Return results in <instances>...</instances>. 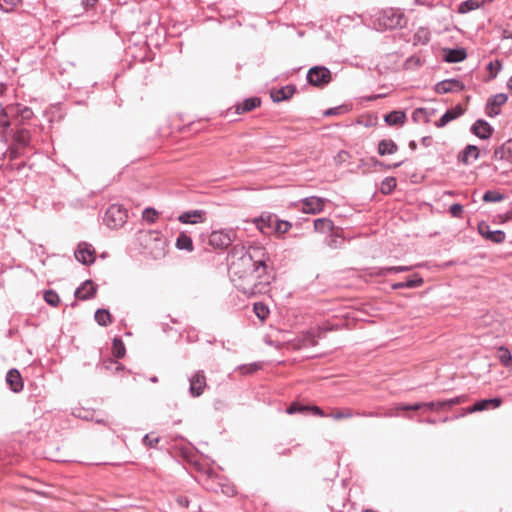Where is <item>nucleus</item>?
I'll use <instances>...</instances> for the list:
<instances>
[{
    "label": "nucleus",
    "mask_w": 512,
    "mask_h": 512,
    "mask_svg": "<svg viewBox=\"0 0 512 512\" xmlns=\"http://www.w3.org/2000/svg\"><path fill=\"white\" fill-rule=\"evenodd\" d=\"M14 142L20 147H27L30 144V132L26 129H19L14 134Z\"/></svg>",
    "instance_id": "nucleus-30"
},
{
    "label": "nucleus",
    "mask_w": 512,
    "mask_h": 512,
    "mask_svg": "<svg viewBox=\"0 0 512 512\" xmlns=\"http://www.w3.org/2000/svg\"><path fill=\"white\" fill-rule=\"evenodd\" d=\"M304 340L307 345L315 346L317 344V340L315 339V336L310 332L307 333Z\"/></svg>",
    "instance_id": "nucleus-51"
},
{
    "label": "nucleus",
    "mask_w": 512,
    "mask_h": 512,
    "mask_svg": "<svg viewBox=\"0 0 512 512\" xmlns=\"http://www.w3.org/2000/svg\"><path fill=\"white\" fill-rule=\"evenodd\" d=\"M464 89V84L456 79H448L441 81L436 84V92L439 94H446L450 92L462 91Z\"/></svg>",
    "instance_id": "nucleus-14"
},
{
    "label": "nucleus",
    "mask_w": 512,
    "mask_h": 512,
    "mask_svg": "<svg viewBox=\"0 0 512 512\" xmlns=\"http://www.w3.org/2000/svg\"><path fill=\"white\" fill-rule=\"evenodd\" d=\"M260 368V365L258 363H253L250 365H244L240 367V370L243 374H251L258 370Z\"/></svg>",
    "instance_id": "nucleus-46"
},
{
    "label": "nucleus",
    "mask_w": 512,
    "mask_h": 512,
    "mask_svg": "<svg viewBox=\"0 0 512 512\" xmlns=\"http://www.w3.org/2000/svg\"><path fill=\"white\" fill-rule=\"evenodd\" d=\"M327 200L317 196L306 197L301 201V210L306 214H318L324 210Z\"/></svg>",
    "instance_id": "nucleus-10"
},
{
    "label": "nucleus",
    "mask_w": 512,
    "mask_h": 512,
    "mask_svg": "<svg viewBox=\"0 0 512 512\" xmlns=\"http://www.w3.org/2000/svg\"><path fill=\"white\" fill-rule=\"evenodd\" d=\"M471 131L481 139H488L493 132V128L487 121L479 119L472 125Z\"/></svg>",
    "instance_id": "nucleus-17"
},
{
    "label": "nucleus",
    "mask_w": 512,
    "mask_h": 512,
    "mask_svg": "<svg viewBox=\"0 0 512 512\" xmlns=\"http://www.w3.org/2000/svg\"><path fill=\"white\" fill-rule=\"evenodd\" d=\"M44 300L53 307H57L60 303V298L58 294L53 290L45 291Z\"/></svg>",
    "instance_id": "nucleus-37"
},
{
    "label": "nucleus",
    "mask_w": 512,
    "mask_h": 512,
    "mask_svg": "<svg viewBox=\"0 0 512 512\" xmlns=\"http://www.w3.org/2000/svg\"><path fill=\"white\" fill-rule=\"evenodd\" d=\"M308 410V406L298 405L297 403H292L286 410L287 414H295L299 412H303Z\"/></svg>",
    "instance_id": "nucleus-45"
},
{
    "label": "nucleus",
    "mask_w": 512,
    "mask_h": 512,
    "mask_svg": "<svg viewBox=\"0 0 512 512\" xmlns=\"http://www.w3.org/2000/svg\"><path fill=\"white\" fill-rule=\"evenodd\" d=\"M378 153L381 156L392 155L397 152L398 146L391 139H383L378 143Z\"/></svg>",
    "instance_id": "nucleus-21"
},
{
    "label": "nucleus",
    "mask_w": 512,
    "mask_h": 512,
    "mask_svg": "<svg viewBox=\"0 0 512 512\" xmlns=\"http://www.w3.org/2000/svg\"><path fill=\"white\" fill-rule=\"evenodd\" d=\"M497 358L502 365L510 367L512 364V355L508 348L501 346L497 349Z\"/></svg>",
    "instance_id": "nucleus-31"
},
{
    "label": "nucleus",
    "mask_w": 512,
    "mask_h": 512,
    "mask_svg": "<svg viewBox=\"0 0 512 512\" xmlns=\"http://www.w3.org/2000/svg\"><path fill=\"white\" fill-rule=\"evenodd\" d=\"M6 383L9 385L10 389L14 393H19L20 391L23 390L24 384H23V380H22L21 374L15 368L10 369L7 372Z\"/></svg>",
    "instance_id": "nucleus-16"
},
{
    "label": "nucleus",
    "mask_w": 512,
    "mask_h": 512,
    "mask_svg": "<svg viewBox=\"0 0 512 512\" xmlns=\"http://www.w3.org/2000/svg\"><path fill=\"white\" fill-rule=\"evenodd\" d=\"M502 65L499 61L490 62L488 64V69L491 71L492 76L495 77L497 73L501 70Z\"/></svg>",
    "instance_id": "nucleus-48"
},
{
    "label": "nucleus",
    "mask_w": 512,
    "mask_h": 512,
    "mask_svg": "<svg viewBox=\"0 0 512 512\" xmlns=\"http://www.w3.org/2000/svg\"><path fill=\"white\" fill-rule=\"evenodd\" d=\"M342 110H343V107L330 108V109L326 110L325 115L326 116L337 115V114L341 113Z\"/></svg>",
    "instance_id": "nucleus-52"
},
{
    "label": "nucleus",
    "mask_w": 512,
    "mask_h": 512,
    "mask_svg": "<svg viewBox=\"0 0 512 512\" xmlns=\"http://www.w3.org/2000/svg\"><path fill=\"white\" fill-rule=\"evenodd\" d=\"M505 199V196L494 190H488L483 195V201L484 202H500Z\"/></svg>",
    "instance_id": "nucleus-35"
},
{
    "label": "nucleus",
    "mask_w": 512,
    "mask_h": 512,
    "mask_svg": "<svg viewBox=\"0 0 512 512\" xmlns=\"http://www.w3.org/2000/svg\"><path fill=\"white\" fill-rule=\"evenodd\" d=\"M189 393L192 397H199L204 393L207 386L206 376L204 371L199 370L191 375L189 378Z\"/></svg>",
    "instance_id": "nucleus-9"
},
{
    "label": "nucleus",
    "mask_w": 512,
    "mask_h": 512,
    "mask_svg": "<svg viewBox=\"0 0 512 512\" xmlns=\"http://www.w3.org/2000/svg\"><path fill=\"white\" fill-rule=\"evenodd\" d=\"M96 293V286L90 280L85 281L81 287L75 290V296L81 300L93 297Z\"/></svg>",
    "instance_id": "nucleus-19"
},
{
    "label": "nucleus",
    "mask_w": 512,
    "mask_h": 512,
    "mask_svg": "<svg viewBox=\"0 0 512 512\" xmlns=\"http://www.w3.org/2000/svg\"><path fill=\"white\" fill-rule=\"evenodd\" d=\"M420 409H425L424 402H419L415 404H398L394 410H402V411H418Z\"/></svg>",
    "instance_id": "nucleus-40"
},
{
    "label": "nucleus",
    "mask_w": 512,
    "mask_h": 512,
    "mask_svg": "<svg viewBox=\"0 0 512 512\" xmlns=\"http://www.w3.org/2000/svg\"><path fill=\"white\" fill-rule=\"evenodd\" d=\"M449 212L453 217H460L463 212V206L460 204H452L449 208Z\"/></svg>",
    "instance_id": "nucleus-47"
},
{
    "label": "nucleus",
    "mask_w": 512,
    "mask_h": 512,
    "mask_svg": "<svg viewBox=\"0 0 512 512\" xmlns=\"http://www.w3.org/2000/svg\"><path fill=\"white\" fill-rule=\"evenodd\" d=\"M361 415L363 416H369V417H379L380 414L378 413H373V412H369V413H362Z\"/></svg>",
    "instance_id": "nucleus-61"
},
{
    "label": "nucleus",
    "mask_w": 512,
    "mask_h": 512,
    "mask_svg": "<svg viewBox=\"0 0 512 512\" xmlns=\"http://www.w3.org/2000/svg\"><path fill=\"white\" fill-rule=\"evenodd\" d=\"M332 80L331 71L324 66H314L307 72V81L309 84L322 88Z\"/></svg>",
    "instance_id": "nucleus-5"
},
{
    "label": "nucleus",
    "mask_w": 512,
    "mask_h": 512,
    "mask_svg": "<svg viewBox=\"0 0 512 512\" xmlns=\"http://www.w3.org/2000/svg\"><path fill=\"white\" fill-rule=\"evenodd\" d=\"M98 0H82V5L86 8H92L95 6Z\"/></svg>",
    "instance_id": "nucleus-54"
},
{
    "label": "nucleus",
    "mask_w": 512,
    "mask_h": 512,
    "mask_svg": "<svg viewBox=\"0 0 512 512\" xmlns=\"http://www.w3.org/2000/svg\"><path fill=\"white\" fill-rule=\"evenodd\" d=\"M429 116L430 114L426 108H417L412 115L415 121H418L423 118L425 122L429 121Z\"/></svg>",
    "instance_id": "nucleus-43"
},
{
    "label": "nucleus",
    "mask_w": 512,
    "mask_h": 512,
    "mask_svg": "<svg viewBox=\"0 0 512 512\" xmlns=\"http://www.w3.org/2000/svg\"><path fill=\"white\" fill-rule=\"evenodd\" d=\"M466 400L465 396H457L448 400H441V401H431V402H424L425 409L427 410H435L440 411L444 410L447 407H452L458 404L463 403Z\"/></svg>",
    "instance_id": "nucleus-13"
},
{
    "label": "nucleus",
    "mask_w": 512,
    "mask_h": 512,
    "mask_svg": "<svg viewBox=\"0 0 512 512\" xmlns=\"http://www.w3.org/2000/svg\"><path fill=\"white\" fill-rule=\"evenodd\" d=\"M19 156H20V152H19L18 149L13 148V149L10 150L9 158L11 160L18 158Z\"/></svg>",
    "instance_id": "nucleus-57"
},
{
    "label": "nucleus",
    "mask_w": 512,
    "mask_h": 512,
    "mask_svg": "<svg viewBox=\"0 0 512 512\" xmlns=\"http://www.w3.org/2000/svg\"><path fill=\"white\" fill-rule=\"evenodd\" d=\"M478 232L481 236L486 238L487 240H490L494 243H502L505 240V233L501 230H494L492 231L490 229V226L485 222H480L478 224Z\"/></svg>",
    "instance_id": "nucleus-11"
},
{
    "label": "nucleus",
    "mask_w": 512,
    "mask_h": 512,
    "mask_svg": "<svg viewBox=\"0 0 512 512\" xmlns=\"http://www.w3.org/2000/svg\"><path fill=\"white\" fill-rule=\"evenodd\" d=\"M507 86H508V89L512 92V75H511V78L509 79V81L507 83Z\"/></svg>",
    "instance_id": "nucleus-64"
},
{
    "label": "nucleus",
    "mask_w": 512,
    "mask_h": 512,
    "mask_svg": "<svg viewBox=\"0 0 512 512\" xmlns=\"http://www.w3.org/2000/svg\"><path fill=\"white\" fill-rule=\"evenodd\" d=\"M421 144L425 147H429L432 144V138L430 136H425L421 139Z\"/></svg>",
    "instance_id": "nucleus-56"
},
{
    "label": "nucleus",
    "mask_w": 512,
    "mask_h": 512,
    "mask_svg": "<svg viewBox=\"0 0 512 512\" xmlns=\"http://www.w3.org/2000/svg\"><path fill=\"white\" fill-rule=\"evenodd\" d=\"M157 215H158V213L155 209L146 208L143 211L142 217H143V220L147 221L148 223H154L156 221Z\"/></svg>",
    "instance_id": "nucleus-42"
},
{
    "label": "nucleus",
    "mask_w": 512,
    "mask_h": 512,
    "mask_svg": "<svg viewBox=\"0 0 512 512\" xmlns=\"http://www.w3.org/2000/svg\"><path fill=\"white\" fill-rule=\"evenodd\" d=\"M394 290L406 288L405 282H398L392 285Z\"/></svg>",
    "instance_id": "nucleus-58"
},
{
    "label": "nucleus",
    "mask_w": 512,
    "mask_h": 512,
    "mask_svg": "<svg viewBox=\"0 0 512 512\" xmlns=\"http://www.w3.org/2000/svg\"><path fill=\"white\" fill-rule=\"evenodd\" d=\"M490 408L491 407L489 406L487 399H482L480 401H477L472 407H470L469 412H479L488 410Z\"/></svg>",
    "instance_id": "nucleus-41"
},
{
    "label": "nucleus",
    "mask_w": 512,
    "mask_h": 512,
    "mask_svg": "<svg viewBox=\"0 0 512 512\" xmlns=\"http://www.w3.org/2000/svg\"><path fill=\"white\" fill-rule=\"evenodd\" d=\"M334 228V223L329 218H318L314 220V230L319 233L331 232Z\"/></svg>",
    "instance_id": "nucleus-26"
},
{
    "label": "nucleus",
    "mask_w": 512,
    "mask_h": 512,
    "mask_svg": "<svg viewBox=\"0 0 512 512\" xmlns=\"http://www.w3.org/2000/svg\"><path fill=\"white\" fill-rule=\"evenodd\" d=\"M466 58V52L464 49H448L445 50L444 60L448 63L461 62Z\"/></svg>",
    "instance_id": "nucleus-22"
},
{
    "label": "nucleus",
    "mask_w": 512,
    "mask_h": 512,
    "mask_svg": "<svg viewBox=\"0 0 512 512\" xmlns=\"http://www.w3.org/2000/svg\"><path fill=\"white\" fill-rule=\"evenodd\" d=\"M406 23L407 20L401 11L389 8L379 13L375 25L378 29H396L404 27Z\"/></svg>",
    "instance_id": "nucleus-4"
},
{
    "label": "nucleus",
    "mask_w": 512,
    "mask_h": 512,
    "mask_svg": "<svg viewBox=\"0 0 512 512\" xmlns=\"http://www.w3.org/2000/svg\"><path fill=\"white\" fill-rule=\"evenodd\" d=\"M95 320L101 326H107L112 323L111 314L106 309H98L95 312Z\"/></svg>",
    "instance_id": "nucleus-32"
},
{
    "label": "nucleus",
    "mask_w": 512,
    "mask_h": 512,
    "mask_svg": "<svg viewBox=\"0 0 512 512\" xmlns=\"http://www.w3.org/2000/svg\"><path fill=\"white\" fill-rule=\"evenodd\" d=\"M235 239L233 230L213 231L209 236V244L215 249H226Z\"/></svg>",
    "instance_id": "nucleus-7"
},
{
    "label": "nucleus",
    "mask_w": 512,
    "mask_h": 512,
    "mask_svg": "<svg viewBox=\"0 0 512 512\" xmlns=\"http://www.w3.org/2000/svg\"><path fill=\"white\" fill-rule=\"evenodd\" d=\"M127 219V211L118 204H112L106 211L104 221L110 228L121 227Z\"/></svg>",
    "instance_id": "nucleus-6"
},
{
    "label": "nucleus",
    "mask_w": 512,
    "mask_h": 512,
    "mask_svg": "<svg viewBox=\"0 0 512 512\" xmlns=\"http://www.w3.org/2000/svg\"><path fill=\"white\" fill-rule=\"evenodd\" d=\"M396 187V179L394 177H386L381 182L380 191L382 194H390Z\"/></svg>",
    "instance_id": "nucleus-34"
},
{
    "label": "nucleus",
    "mask_w": 512,
    "mask_h": 512,
    "mask_svg": "<svg viewBox=\"0 0 512 512\" xmlns=\"http://www.w3.org/2000/svg\"><path fill=\"white\" fill-rule=\"evenodd\" d=\"M178 220L183 224H195L205 220V212L202 210L186 211L179 215Z\"/></svg>",
    "instance_id": "nucleus-18"
},
{
    "label": "nucleus",
    "mask_w": 512,
    "mask_h": 512,
    "mask_svg": "<svg viewBox=\"0 0 512 512\" xmlns=\"http://www.w3.org/2000/svg\"><path fill=\"white\" fill-rule=\"evenodd\" d=\"M261 100L258 97H252L244 100L242 104L237 106L236 112L237 113H245L252 111L256 107L260 106Z\"/></svg>",
    "instance_id": "nucleus-27"
},
{
    "label": "nucleus",
    "mask_w": 512,
    "mask_h": 512,
    "mask_svg": "<svg viewBox=\"0 0 512 512\" xmlns=\"http://www.w3.org/2000/svg\"><path fill=\"white\" fill-rule=\"evenodd\" d=\"M409 148H410L411 150H415V149L417 148V144H416V142H415V141H413V140H412V141H410V142H409Z\"/></svg>",
    "instance_id": "nucleus-63"
},
{
    "label": "nucleus",
    "mask_w": 512,
    "mask_h": 512,
    "mask_svg": "<svg viewBox=\"0 0 512 512\" xmlns=\"http://www.w3.org/2000/svg\"><path fill=\"white\" fill-rule=\"evenodd\" d=\"M252 222L256 225L257 229L265 235L277 234L281 236L292 227L290 222L280 220L272 213H262L260 217L254 218Z\"/></svg>",
    "instance_id": "nucleus-3"
},
{
    "label": "nucleus",
    "mask_w": 512,
    "mask_h": 512,
    "mask_svg": "<svg viewBox=\"0 0 512 512\" xmlns=\"http://www.w3.org/2000/svg\"><path fill=\"white\" fill-rule=\"evenodd\" d=\"M412 269V266H397V272H406Z\"/></svg>",
    "instance_id": "nucleus-59"
},
{
    "label": "nucleus",
    "mask_w": 512,
    "mask_h": 512,
    "mask_svg": "<svg viewBox=\"0 0 512 512\" xmlns=\"http://www.w3.org/2000/svg\"><path fill=\"white\" fill-rule=\"evenodd\" d=\"M422 284L423 279L418 275H415L413 278L405 281L406 288H417L420 287Z\"/></svg>",
    "instance_id": "nucleus-44"
},
{
    "label": "nucleus",
    "mask_w": 512,
    "mask_h": 512,
    "mask_svg": "<svg viewBox=\"0 0 512 512\" xmlns=\"http://www.w3.org/2000/svg\"><path fill=\"white\" fill-rule=\"evenodd\" d=\"M178 503L181 506H183V507H187L188 506V499L184 498V497H180V498H178Z\"/></svg>",
    "instance_id": "nucleus-60"
},
{
    "label": "nucleus",
    "mask_w": 512,
    "mask_h": 512,
    "mask_svg": "<svg viewBox=\"0 0 512 512\" xmlns=\"http://www.w3.org/2000/svg\"><path fill=\"white\" fill-rule=\"evenodd\" d=\"M308 410H311L313 412V414H315L317 416H320V417L326 416L324 414L323 410L320 407H318V406L308 407Z\"/></svg>",
    "instance_id": "nucleus-53"
},
{
    "label": "nucleus",
    "mask_w": 512,
    "mask_h": 512,
    "mask_svg": "<svg viewBox=\"0 0 512 512\" xmlns=\"http://www.w3.org/2000/svg\"><path fill=\"white\" fill-rule=\"evenodd\" d=\"M384 416H387V417H394V416H397V414L394 412V410H389L388 412H386L384 414Z\"/></svg>",
    "instance_id": "nucleus-62"
},
{
    "label": "nucleus",
    "mask_w": 512,
    "mask_h": 512,
    "mask_svg": "<svg viewBox=\"0 0 512 512\" xmlns=\"http://www.w3.org/2000/svg\"><path fill=\"white\" fill-rule=\"evenodd\" d=\"M295 89L293 86H285L271 93L274 102H281L292 97Z\"/></svg>",
    "instance_id": "nucleus-24"
},
{
    "label": "nucleus",
    "mask_w": 512,
    "mask_h": 512,
    "mask_svg": "<svg viewBox=\"0 0 512 512\" xmlns=\"http://www.w3.org/2000/svg\"><path fill=\"white\" fill-rule=\"evenodd\" d=\"M493 158L496 160H512V140L503 143L494 151Z\"/></svg>",
    "instance_id": "nucleus-20"
},
{
    "label": "nucleus",
    "mask_w": 512,
    "mask_h": 512,
    "mask_svg": "<svg viewBox=\"0 0 512 512\" xmlns=\"http://www.w3.org/2000/svg\"><path fill=\"white\" fill-rule=\"evenodd\" d=\"M22 118L24 119H30L33 115V112L29 108H24L21 112Z\"/></svg>",
    "instance_id": "nucleus-55"
},
{
    "label": "nucleus",
    "mask_w": 512,
    "mask_h": 512,
    "mask_svg": "<svg viewBox=\"0 0 512 512\" xmlns=\"http://www.w3.org/2000/svg\"><path fill=\"white\" fill-rule=\"evenodd\" d=\"M508 97L504 93H499L488 99L486 104V112L488 116L494 117L500 113V106L504 105Z\"/></svg>",
    "instance_id": "nucleus-12"
},
{
    "label": "nucleus",
    "mask_w": 512,
    "mask_h": 512,
    "mask_svg": "<svg viewBox=\"0 0 512 512\" xmlns=\"http://www.w3.org/2000/svg\"><path fill=\"white\" fill-rule=\"evenodd\" d=\"M385 122L390 125H403L406 120V114L403 111H392L384 117Z\"/></svg>",
    "instance_id": "nucleus-25"
},
{
    "label": "nucleus",
    "mask_w": 512,
    "mask_h": 512,
    "mask_svg": "<svg viewBox=\"0 0 512 512\" xmlns=\"http://www.w3.org/2000/svg\"><path fill=\"white\" fill-rule=\"evenodd\" d=\"M464 113V108L458 104L455 107L447 110L441 118L435 123L436 127L442 128L446 126L449 122L457 119Z\"/></svg>",
    "instance_id": "nucleus-15"
},
{
    "label": "nucleus",
    "mask_w": 512,
    "mask_h": 512,
    "mask_svg": "<svg viewBox=\"0 0 512 512\" xmlns=\"http://www.w3.org/2000/svg\"><path fill=\"white\" fill-rule=\"evenodd\" d=\"M396 269H397V266L383 267V268H372V269H370L369 275L384 277L390 273H398Z\"/></svg>",
    "instance_id": "nucleus-36"
},
{
    "label": "nucleus",
    "mask_w": 512,
    "mask_h": 512,
    "mask_svg": "<svg viewBox=\"0 0 512 512\" xmlns=\"http://www.w3.org/2000/svg\"><path fill=\"white\" fill-rule=\"evenodd\" d=\"M176 247L180 250H186L188 252L193 251V242L190 236L185 233H180L176 239Z\"/></svg>",
    "instance_id": "nucleus-29"
},
{
    "label": "nucleus",
    "mask_w": 512,
    "mask_h": 512,
    "mask_svg": "<svg viewBox=\"0 0 512 512\" xmlns=\"http://www.w3.org/2000/svg\"><path fill=\"white\" fill-rule=\"evenodd\" d=\"M125 352H126V349H125L123 341L119 338H114L113 344H112L113 356L117 359H120V358L124 357Z\"/></svg>",
    "instance_id": "nucleus-33"
},
{
    "label": "nucleus",
    "mask_w": 512,
    "mask_h": 512,
    "mask_svg": "<svg viewBox=\"0 0 512 512\" xmlns=\"http://www.w3.org/2000/svg\"><path fill=\"white\" fill-rule=\"evenodd\" d=\"M137 240L143 253L154 260L163 259L167 254V240L155 230L140 231Z\"/></svg>",
    "instance_id": "nucleus-2"
},
{
    "label": "nucleus",
    "mask_w": 512,
    "mask_h": 512,
    "mask_svg": "<svg viewBox=\"0 0 512 512\" xmlns=\"http://www.w3.org/2000/svg\"><path fill=\"white\" fill-rule=\"evenodd\" d=\"M483 2L480 0H466L459 4L457 11L460 14H466L470 11L479 9L482 6Z\"/></svg>",
    "instance_id": "nucleus-28"
},
{
    "label": "nucleus",
    "mask_w": 512,
    "mask_h": 512,
    "mask_svg": "<svg viewBox=\"0 0 512 512\" xmlns=\"http://www.w3.org/2000/svg\"><path fill=\"white\" fill-rule=\"evenodd\" d=\"M487 401L491 408H498L502 404V399L499 397L487 399Z\"/></svg>",
    "instance_id": "nucleus-50"
},
{
    "label": "nucleus",
    "mask_w": 512,
    "mask_h": 512,
    "mask_svg": "<svg viewBox=\"0 0 512 512\" xmlns=\"http://www.w3.org/2000/svg\"><path fill=\"white\" fill-rule=\"evenodd\" d=\"M264 256L265 250L259 246L246 250L244 246L236 245L229 254L231 279L235 287L246 295L262 293L269 284Z\"/></svg>",
    "instance_id": "nucleus-1"
},
{
    "label": "nucleus",
    "mask_w": 512,
    "mask_h": 512,
    "mask_svg": "<svg viewBox=\"0 0 512 512\" xmlns=\"http://www.w3.org/2000/svg\"><path fill=\"white\" fill-rule=\"evenodd\" d=\"M354 415L351 409H344V410H338L334 411L328 416L333 418L334 420H341V419H348L351 418Z\"/></svg>",
    "instance_id": "nucleus-39"
},
{
    "label": "nucleus",
    "mask_w": 512,
    "mask_h": 512,
    "mask_svg": "<svg viewBox=\"0 0 512 512\" xmlns=\"http://www.w3.org/2000/svg\"><path fill=\"white\" fill-rule=\"evenodd\" d=\"M159 442L158 437L151 438L148 434L143 437V443L149 447H155Z\"/></svg>",
    "instance_id": "nucleus-49"
},
{
    "label": "nucleus",
    "mask_w": 512,
    "mask_h": 512,
    "mask_svg": "<svg viewBox=\"0 0 512 512\" xmlns=\"http://www.w3.org/2000/svg\"><path fill=\"white\" fill-rule=\"evenodd\" d=\"M74 255L77 261L83 265H90L95 261L96 251L91 244L87 242H81L78 244Z\"/></svg>",
    "instance_id": "nucleus-8"
},
{
    "label": "nucleus",
    "mask_w": 512,
    "mask_h": 512,
    "mask_svg": "<svg viewBox=\"0 0 512 512\" xmlns=\"http://www.w3.org/2000/svg\"><path fill=\"white\" fill-rule=\"evenodd\" d=\"M479 150L475 145H468L465 149L459 154L458 160L463 162L464 164H469V159H478Z\"/></svg>",
    "instance_id": "nucleus-23"
},
{
    "label": "nucleus",
    "mask_w": 512,
    "mask_h": 512,
    "mask_svg": "<svg viewBox=\"0 0 512 512\" xmlns=\"http://www.w3.org/2000/svg\"><path fill=\"white\" fill-rule=\"evenodd\" d=\"M253 310L260 320H265L269 314L268 308L261 302L255 303Z\"/></svg>",
    "instance_id": "nucleus-38"
}]
</instances>
